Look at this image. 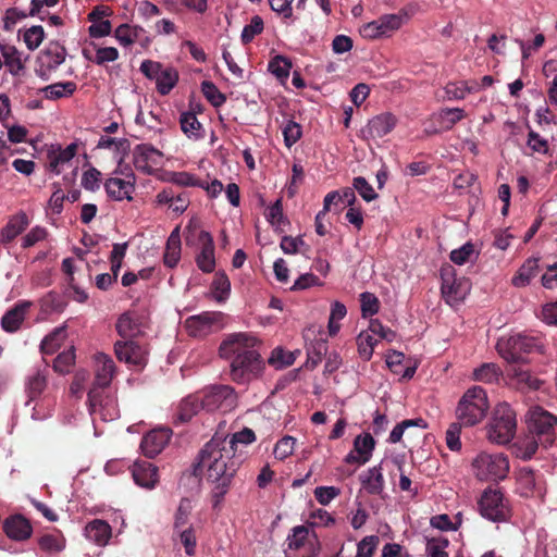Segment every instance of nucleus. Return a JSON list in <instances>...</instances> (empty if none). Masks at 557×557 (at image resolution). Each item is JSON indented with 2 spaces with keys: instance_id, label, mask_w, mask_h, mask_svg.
<instances>
[{
  "instance_id": "obj_28",
  "label": "nucleus",
  "mask_w": 557,
  "mask_h": 557,
  "mask_svg": "<svg viewBox=\"0 0 557 557\" xmlns=\"http://www.w3.org/2000/svg\"><path fill=\"white\" fill-rule=\"evenodd\" d=\"M111 534V527L104 520L95 519L85 527V536L99 546H104Z\"/></svg>"
},
{
  "instance_id": "obj_59",
  "label": "nucleus",
  "mask_w": 557,
  "mask_h": 557,
  "mask_svg": "<svg viewBox=\"0 0 557 557\" xmlns=\"http://www.w3.org/2000/svg\"><path fill=\"white\" fill-rule=\"evenodd\" d=\"M362 317H372L377 313L380 309V301L376 296L371 293H362L360 295Z\"/></svg>"
},
{
  "instance_id": "obj_9",
  "label": "nucleus",
  "mask_w": 557,
  "mask_h": 557,
  "mask_svg": "<svg viewBox=\"0 0 557 557\" xmlns=\"http://www.w3.org/2000/svg\"><path fill=\"white\" fill-rule=\"evenodd\" d=\"M441 292L447 304H458L466 298L470 290L469 281L465 277L457 278L453 265L444 264L441 268Z\"/></svg>"
},
{
  "instance_id": "obj_23",
  "label": "nucleus",
  "mask_w": 557,
  "mask_h": 557,
  "mask_svg": "<svg viewBox=\"0 0 557 557\" xmlns=\"http://www.w3.org/2000/svg\"><path fill=\"white\" fill-rule=\"evenodd\" d=\"M170 440V434L165 430H152L141 440L140 448L148 458H154L162 451Z\"/></svg>"
},
{
  "instance_id": "obj_3",
  "label": "nucleus",
  "mask_w": 557,
  "mask_h": 557,
  "mask_svg": "<svg viewBox=\"0 0 557 557\" xmlns=\"http://www.w3.org/2000/svg\"><path fill=\"white\" fill-rule=\"evenodd\" d=\"M541 348L542 345L537 337L524 333H517L497 342V352L510 364L507 374L516 380L519 388L535 391L541 387L542 381L520 367L529 361L528 355L539 351Z\"/></svg>"
},
{
  "instance_id": "obj_56",
  "label": "nucleus",
  "mask_w": 557,
  "mask_h": 557,
  "mask_svg": "<svg viewBox=\"0 0 557 557\" xmlns=\"http://www.w3.org/2000/svg\"><path fill=\"white\" fill-rule=\"evenodd\" d=\"M45 38V30L42 26L35 25L26 29L23 39L28 50H36Z\"/></svg>"
},
{
  "instance_id": "obj_19",
  "label": "nucleus",
  "mask_w": 557,
  "mask_h": 557,
  "mask_svg": "<svg viewBox=\"0 0 557 557\" xmlns=\"http://www.w3.org/2000/svg\"><path fill=\"white\" fill-rule=\"evenodd\" d=\"M375 441L371 434L358 435L354 440V449L345 457L346 463L364 465L372 456Z\"/></svg>"
},
{
  "instance_id": "obj_53",
  "label": "nucleus",
  "mask_w": 557,
  "mask_h": 557,
  "mask_svg": "<svg viewBox=\"0 0 557 557\" xmlns=\"http://www.w3.org/2000/svg\"><path fill=\"white\" fill-rule=\"evenodd\" d=\"M479 251L474 249V246H460L450 252V260L458 265H462L467 262H473L476 260Z\"/></svg>"
},
{
  "instance_id": "obj_18",
  "label": "nucleus",
  "mask_w": 557,
  "mask_h": 557,
  "mask_svg": "<svg viewBox=\"0 0 557 557\" xmlns=\"http://www.w3.org/2000/svg\"><path fill=\"white\" fill-rule=\"evenodd\" d=\"M33 307L30 300H20L12 308H10L1 318V327L7 333H14L18 331Z\"/></svg>"
},
{
  "instance_id": "obj_17",
  "label": "nucleus",
  "mask_w": 557,
  "mask_h": 557,
  "mask_svg": "<svg viewBox=\"0 0 557 557\" xmlns=\"http://www.w3.org/2000/svg\"><path fill=\"white\" fill-rule=\"evenodd\" d=\"M5 535L17 542L28 540L33 534V527L27 518L21 513L9 516L2 524Z\"/></svg>"
},
{
  "instance_id": "obj_42",
  "label": "nucleus",
  "mask_w": 557,
  "mask_h": 557,
  "mask_svg": "<svg viewBox=\"0 0 557 557\" xmlns=\"http://www.w3.org/2000/svg\"><path fill=\"white\" fill-rule=\"evenodd\" d=\"M76 88L77 87L74 82H62L46 86L40 91L45 94L47 99L55 100L62 97L72 96Z\"/></svg>"
},
{
  "instance_id": "obj_33",
  "label": "nucleus",
  "mask_w": 557,
  "mask_h": 557,
  "mask_svg": "<svg viewBox=\"0 0 557 557\" xmlns=\"http://www.w3.org/2000/svg\"><path fill=\"white\" fill-rule=\"evenodd\" d=\"M106 387L107 386H99L94 381V385L88 392L87 399L91 414L99 412L101 416H104V413H102V410L112 403V400L108 396H103V389Z\"/></svg>"
},
{
  "instance_id": "obj_30",
  "label": "nucleus",
  "mask_w": 557,
  "mask_h": 557,
  "mask_svg": "<svg viewBox=\"0 0 557 557\" xmlns=\"http://www.w3.org/2000/svg\"><path fill=\"white\" fill-rule=\"evenodd\" d=\"M201 409H203V405L200 396L198 395H189L182 399L177 407V412L175 416V421L181 423L188 422L196 416Z\"/></svg>"
},
{
  "instance_id": "obj_47",
  "label": "nucleus",
  "mask_w": 557,
  "mask_h": 557,
  "mask_svg": "<svg viewBox=\"0 0 557 557\" xmlns=\"http://www.w3.org/2000/svg\"><path fill=\"white\" fill-rule=\"evenodd\" d=\"M38 545L41 550L47 553H60L65 547L64 537L59 534H45L38 539Z\"/></svg>"
},
{
  "instance_id": "obj_1",
  "label": "nucleus",
  "mask_w": 557,
  "mask_h": 557,
  "mask_svg": "<svg viewBox=\"0 0 557 557\" xmlns=\"http://www.w3.org/2000/svg\"><path fill=\"white\" fill-rule=\"evenodd\" d=\"M232 449L223 436L214 435L199 450L194 466V474H203L212 486L210 496L213 509L220 508L242 465Z\"/></svg>"
},
{
  "instance_id": "obj_25",
  "label": "nucleus",
  "mask_w": 557,
  "mask_h": 557,
  "mask_svg": "<svg viewBox=\"0 0 557 557\" xmlns=\"http://www.w3.org/2000/svg\"><path fill=\"white\" fill-rule=\"evenodd\" d=\"M396 124L397 117L389 112H384L369 121L367 132L372 138H381L389 134Z\"/></svg>"
},
{
  "instance_id": "obj_10",
  "label": "nucleus",
  "mask_w": 557,
  "mask_h": 557,
  "mask_svg": "<svg viewBox=\"0 0 557 557\" xmlns=\"http://www.w3.org/2000/svg\"><path fill=\"white\" fill-rule=\"evenodd\" d=\"M114 352L119 361L137 369H143L148 361L147 347L134 338L115 342Z\"/></svg>"
},
{
  "instance_id": "obj_60",
  "label": "nucleus",
  "mask_w": 557,
  "mask_h": 557,
  "mask_svg": "<svg viewBox=\"0 0 557 557\" xmlns=\"http://www.w3.org/2000/svg\"><path fill=\"white\" fill-rule=\"evenodd\" d=\"M379 543L380 539L376 535L363 537L357 545L356 557H372Z\"/></svg>"
},
{
  "instance_id": "obj_2",
  "label": "nucleus",
  "mask_w": 557,
  "mask_h": 557,
  "mask_svg": "<svg viewBox=\"0 0 557 557\" xmlns=\"http://www.w3.org/2000/svg\"><path fill=\"white\" fill-rule=\"evenodd\" d=\"M258 339L248 333L230 335L220 345V356L231 360V377L236 383H247L258 377L264 362L255 348Z\"/></svg>"
},
{
  "instance_id": "obj_45",
  "label": "nucleus",
  "mask_w": 557,
  "mask_h": 557,
  "mask_svg": "<svg viewBox=\"0 0 557 557\" xmlns=\"http://www.w3.org/2000/svg\"><path fill=\"white\" fill-rule=\"evenodd\" d=\"M292 532L293 533L287 537L289 549L298 550L305 547L306 544L310 546V543H314V541L310 540L309 529L306 525L294 527Z\"/></svg>"
},
{
  "instance_id": "obj_12",
  "label": "nucleus",
  "mask_w": 557,
  "mask_h": 557,
  "mask_svg": "<svg viewBox=\"0 0 557 557\" xmlns=\"http://www.w3.org/2000/svg\"><path fill=\"white\" fill-rule=\"evenodd\" d=\"M264 216L273 227V231L280 236V244H304L299 236L293 237L287 234L290 223L283 213L282 198H278L273 205L265 209Z\"/></svg>"
},
{
  "instance_id": "obj_63",
  "label": "nucleus",
  "mask_w": 557,
  "mask_h": 557,
  "mask_svg": "<svg viewBox=\"0 0 557 557\" xmlns=\"http://www.w3.org/2000/svg\"><path fill=\"white\" fill-rule=\"evenodd\" d=\"M354 188L359 193V195L366 200V201H372L375 198H377V194L374 191L372 186L368 183V181L362 177L358 176L354 178Z\"/></svg>"
},
{
  "instance_id": "obj_49",
  "label": "nucleus",
  "mask_w": 557,
  "mask_h": 557,
  "mask_svg": "<svg viewBox=\"0 0 557 557\" xmlns=\"http://www.w3.org/2000/svg\"><path fill=\"white\" fill-rule=\"evenodd\" d=\"M197 267L205 273H211L215 268L214 246H202L196 256Z\"/></svg>"
},
{
  "instance_id": "obj_61",
  "label": "nucleus",
  "mask_w": 557,
  "mask_h": 557,
  "mask_svg": "<svg viewBox=\"0 0 557 557\" xmlns=\"http://www.w3.org/2000/svg\"><path fill=\"white\" fill-rule=\"evenodd\" d=\"M449 545V541L445 537L431 539L426 543V553L429 557H448L445 550Z\"/></svg>"
},
{
  "instance_id": "obj_24",
  "label": "nucleus",
  "mask_w": 557,
  "mask_h": 557,
  "mask_svg": "<svg viewBox=\"0 0 557 557\" xmlns=\"http://www.w3.org/2000/svg\"><path fill=\"white\" fill-rule=\"evenodd\" d=\"M132 475L137 485L148 490L153 488L159 481L158 468L147 461L136 462Z\"/></svg>"
},
{
  "instance_id": "obj_5",
  "label": "nucleus",
  "mask_w": 557,
  "mask_h": 557,
  "mask_svg": "<svg viewBox=\"0 0 557 557\" xmlns=\"http://www.w3.org/2000/svg\"><path fill=\"white\" fill-rule=\"evenodd\" d=\"M517 430V420L515 410L507 403L496 406L493 417L486 426L487 438L492 443L507 444L509 443Z\"/></svg>"
},
{
  "instance_id": "obj_55",
  "label": "nucleus",
  "mask_w": 557,
  "mask_h": 557,
  "mask_svg": "<svg viewBox=\"0 0 557 557\" xmlns=\"http://www.w3.org/2000/svg\"><path fill=\"white\" fill-rule=\"evenodd\" d=\"M227 445L232 446V450L236 456L237 445H248L256 441L255 432L249 428H244L242 431L234 433L230 438L224 437Z\"/></svg>"
},
{
  "instance_id": "obj_46",
  "label": "nucleus",
  "mask_w": 557,
  "mask_h": 557,
  "mask_svg": "<svg viewBox=\"0 0 557 557\" xmlns=\"http://www.w3.org/2000/svg\"><path fill=\"white\" fill-rule=\"evenodd\" d=\"M89 46L95 50L94 63L97 65L102 66L119 59V50L114 47H100L94 41Z\"/></svg>"
},
{
  "instance_id": "obj_38",
  "label": "nucleus",
  "mask_w": 557,
  "mask_h": 557,
  "mask_svg": "<svg viewBox=\"0 0 557 557\" xmlns=\"http://www.w3.org/2000/svg\"><path fill=\"white\" fill-rule=\"evenodd\" d=\"M0 50L9 72L14 76L18 75L20 72L24 69L20 51L14 46H7L1 44Z\"/></svg>"
},
{
  "instance_id": "obj_11",
  "label": "nucleus",
  "mask_w": 557,
  "mask_h": 557,
  "mask_svg": "<svg viewBox=\"0 0 557 557\" xmlns=\"http://www.w3.org/2000/svg\"><path fill=\"white\" fill-rule=\"evenodd\" d=\"M404 17L401 14H385L379 18L364 24L360 28V35L366 39H379L389 37L394 32L403 25Z\"/></svg>"
},
{
  "instance_id": "obj_7",
  "label": "nucleus",
  "mask_w": 557,
  "mask_h": 557,
  "mask_svg": "<svg viewBox=\"0 0 557 557\" xmlns=\"http://www.w3.org/2000/svg\"><path fill=\"white\" fill-rule=\"evenodd\" d=\"M474 474L479 480H504L509 472V460L504 454L481 453L472 461Z\"/></svg>"
},
{
  "instance_id": "obj_58",
  "label": "nucleus",
  "mask_w": 557,
  "mask_h": 557,
  "mask_svg": "<svg viewBox=\"0 0 557 557\" xmlns=\"http://www.w3.org/2000/svg\"><path fill=\"white\" fill-rule=\"evenodd\" d=\"M75 362V354L73 349L62 351L53 361V370L58 373L70 372L71 367Z\"/></svg>"
},
{
  "instance_id": "obj_29",
  "label": "nucleus",
  "mask_w": 557,
  "mask_h": 557,
  "mask_svg": "<svg viewBox=\"0 0 557 557\" xmlns=\"http://www.w3.org/2000/svg\"><path fill=\"white\" fill-rule=\"evenodd\" d=\"M66 302L57 292H49L39 299V319L45 320L52 313H60L64 310Z\"/></svg>"
},
{
  "instance_id": "obj_54",
  "label": "nucleus",
  "mask_w": 557,
  "mask_h": 557,
  "mask_svg": "<svg viewBox=\"0 0 557 557\" xmlns=\"http://www.w3.org/2000/svg\"><path fill=\"white\" fill-rule=\"evenodd\" d=\"M264 27V23L261 16L255 15L251 17L250 23L247 24L240 35L242 42L247 45L253 40V38L261 34Z\"/></svg>"
},
{
  "instance_id": "obj_13",
  "label": "nucleus",
  "mask_w": 557,
  "mask_h": 557,
  "mask_svg": "<svg viewBox=\"0 0 557 557\" xmlns=\"http://www.w3.org/2000/svg\"><path fill=\"white\" fill-rule=\"evenodd\" d=\"M222 313L206 311L185 320V329L193 337H205L220 329Z\"/></svg>"
},
{
  "instance_id": "obj_34",
  "label": "nucleus",
  "mask_w": 557,
  "mask_h": 557,
  "mask_svg": "<svg viewBox=\"0 0 557 557\" xmlns=\"http://www.w3.org/2000/svg\"><path fill=\"white\" fill-rule=\"evenodd\" d=\"M539 260L528 259L518 270L517 274L511 278V283L516 287H524L530 284L531 280L537 274Z\"/></svg>"
},
{
  "instance_id": "obj_62",
  "label": "nucleus",
  "mask_w": 557,
  "mask_h": 557,
  "mask_svg": "<svg viewBox=\"0 0 557 557\" xmlns=\"http://www.w3.org/2000/svg\"><path fill=\"white\" fill-rule=\"evenodd\" d=\"M301 126L289 120L286 125L283 127V136H284V143L287 148H290L293 145H295L301 137Z\"/></svg>"
},
{
  "instance_id": "obj_39",
  "label": "nucleus",
  "mask_w": 557,
  "mask_h": 557,
  "mask_svg": "<svg viewBox=\"0 0 557 557\" xmlns=\"http://www.w3.org/2000/svg\"><path fill=\"white\" fill-rule=\"evenodd\" d=\"M177 82L178 72L172 66H165L156 81L157 90L162 96L169 95Z\"/></svg>"
},
{
  "instance_id": "obj_27",
  "label": "nucleus",
  "mask_w": 557,
  "mask_h": 557,
  "mask_svg": "<svg viewBox=\"0 0 557 557\" xmlns=\"http://www.w3.org/2000/svg\"><path fill=\"white\" fill-rule=\"evenodd\" d=\"M115 373V364L111 357L106 354L96 356L95 382L99 386H109Z\"/></svg>"
},
{
  "instance_id": "obj_21",
  "label": "nucleus",
  "mask_w": 557,
  "mask_h": 557,
  "mask_svg": "<svg viewBox=\"0 0 557 557\" xmlns=\"http://www.w3.org/2000/svg\"><path fill=\"white\" fill-rule=\"evenodd\" d=\"M135 168L145 173H150L152 165H158L162 152L149 144L137 145L134 149Z\"/></svg>"
},
{
  "instance_id": "obj_51",
  "label": "nucleus",
  "mask_w": 557,
  "mask_h": 557,
  "mask_svg": "<svg viewBox=\"0 0 557 557\" xmlns=\"http://www.w3.org/2000/svg\"><path fill=\"white\" fill-rule=\"evenodd\" d=\"M201 91L205 98L215 108L221 107L226 101L225 95L211 81L201 83Z\"/></svg>"
},
{
  "instance_id": "obj_40",
  "label": "nucleus",
  "mask_w": 557,
  "mask_h": 557,
  "mask_svg": "<svg viewBox=\"0 0 557 557\" xmlns=\"http://www.w3.org/2000/svg\"><path fill=\"white\" fill-rule=\"evenodd\" d=\"M66 337L65 326L55 327L51 333L44 337L40 344V350L45 355H52L61 346Z\"/></svg>"
},
{
  "instance_id": "obj_26",
  "label": "nucleus",
  "mask_w": 557,
  "mask_h": 557,
  "mask_svg": "<svg viewBox=\"0 0 557 557\" xmlns=\"http://www.w3.org/2000/svg\"><path fill=\"white\" fill-rule=\"evenodd\" d=\"M359 480L362 488L370 495H380L384 490V478L381 465L362 472Z\"/></svg>"
},
{
  "instance_id": "obj_44",
  "label": "nucleus",
  "mask_w": 557,
  "mask_h": 557,
  "mask_svg": "<svg viewBox=\"0 0 557 557\" xmlns=\"http://www.w3.org/2000/svg\"><path fill=\"white\" fill-rule=\"evenodd\" d=\"M211 292L218 301H223L228 297L231 293V282L225 272L219 271L214 274L211 283Z\"/></svg>"
},
{
  "instance_id": "obj_32",
  "label": "nucleus",
  "mask_w": 557,
  "mask_h": 557,
  "mask_svg": "<svg viewBox=\"0 0 557 557\" xmlns=\"http://www.w3.org/2000/svg\"><path fill=\"white\" fill-rule=\"evenodd\" d=\"M502 375L503 371L496 363L486 362L474 369L472 377L481 383L493 384L497 383Z\"/></svg>"
},
{
  "instance_id": "obj_22",
  "label": "nucleus",
  "mask_w": 557,
  "mask_h": 557,
  "mask_svg": "<svg viewBox=\"0 0 557 557\" xmlns=\"http://www.w3.org/2000/svg\"><path fill=\"white\" fill-rule=\"evenodd\" d=\"M516 492L524 498L542 495V487L533 470L521 468L517 473Z\"/></svg>"
},
{
  "instance_id": "obj_50",
  "label": "nucleus",
  "mask_w": 557,
  "mask_h": 557,
  "mask_svg": "<svg viewBox=\"0 0 557 557\" xmlns=\"http://www.w3.org/2000/svg\"><path fill=\"white\" fill-rule=\"evenodd\" d=\"M377 341L369 331L361 332L357 337L358 352L364 360H370Z\"/></svg>"
},
{
  "instance_id": "obj_31",
  "label": "nucleus",
  "mask_w": 557,
  "mask_h": 557,
  "mask_svg": "<svg viewBox=\"0 0 557 557\" xmlns=\"http://www.w3.org/2000/svg\"><path fill=\"white\" fill-rule=\"evenodd\" d=\"M29 224L28 216L25 212L21 211L13 215L7 225L2 228V240L10 243L15 239Z\"/></svg>"
},
{
  "instance_id": "obj_36",
  "label": "nucleus",
  "mask_w": 557,
  "mask_h": 557,
  "mask_svg": "<svg viewBox=\"0 0 557 557\" xmlns=\"http://www.w3.org/2000/svg\"><path fill=\"white\" fill-rule=\"evenodd\" d=\"M181 128L189 138L195 140L203 138L202 125L194 112H183L180 117Z\"/></svg>"
},
{
  "instance_id": "obj_14",
  "label": "nucleus",
  "mask_w": 557,
  "mask_h": 557,
  "mask_svg": "<svg viewBox=\"0 0 557 557\" xmlns=\"http://www.w3.org/2000/svg\"><path fill=\"white\" fill-rule=\"evenodd\" d=\"M200 398L203 405V409L207 411H213L216 409L226 411L236 403L234 388L228 385L212 386Z\"/></svg>"
},
{
  "instance_id": "obj_4",
  "label": "nucleus",
  "mask_w": 557,
  "mask_h": 557,
  "mask_svg": "<svg viewBox=\"0 0 557 557\" xmlns=\"http://www.w3.org/2000/svg\"><path fill=\"white\" fill-rule=\"evenodd\" d=\"M488 408L485 389L481 386H472L458 401L456 417L465 426H473L484 419Z\"/></svg>"
},
{
  "instance_id": "obj_57",
  "label": "nucleus",
  "mask_w": 557,
  "mask_h": 557,
  "mask_svg": "<svg viewBox=\"0 0 557 557\" xmlns=\"http://www.w3.org/2000/svg\"><path fill=\"white\" fill-rule=\"evenodd\" d=\"M462 426L465 425L460 421L453 422L446 431V445L453 451H459L461 449L460 433Z\"/></svg>"
},
{
  "instance_id": "obj_20",
  "label": "nucleus",
  "mask_w": 557,
  "mask_h": 557,
  "mask_svg": "<svg viewBox=\"0 0 557 557\" xmlns=\"http://www.w3.org/2000/svg\"><path fill=\"white\" fill-rule=\"evenodd\" d=\"M49 369L45 364L42 368L34 369L25 379V393L28 397V401L38 399L48 385Z\"/></svg>"
},
{
  "instance_id": "obj_35",
  "label": "nucleus",
  "mask_w": 557,
  "mask_h": 557,
  "mask_svg": "<svg viewBox=\"0 0 557 557\" xmlns=\"http://www.w3.org/2000/svg\"><path fill=\"white\" fill-rule=\"evenodd\" d=\"M292 66V61L287 57L277 54L269 61L268 71L284 83L289 77Z\"/></svg>"
},
{
  "instance_id": "obj_15",
  "label": "nucleus",
  "mask_w": 557,
  "mask_h": 557,
  "mask_svg": "<svg viewBox=\"0 0 557 557\" xmlns=\"http://www.w3.org/2000/svg\"><path fill=\"white\" fill-rule=\"evenodd\" d=\"M114 37L124 47L138 44L141 48L147 49L151 44L148 33L143 27L126 23L115 28Z\"/></svg>"
},
{
  "instance_id": "obj_52",
  "label": "nucleus",
  "mask_w": 557,
  "mask_h": 557,
  "mask_svg": "<svg viewBox=\"0 0 557 557\" xmlns=\"http://www.w3.org/2000/svg\"><path fill=\"white\" fill-rule=\"evenodd\" d=\"M268 362L275 369H283L292 366L295 362V356L293 352L285 351L283 348L277 347L272 350Z\"/></svg>"
},
{
  "instance_id": "obj_16",
  "label": "nucleus",
  "mask_w": 557,
  "mask_h": 557,
  "mask_svg": "<svg viewBox=\"0 0 557 557\" xmlns=\"http://www.w3.org/2000/svg\"><path fill=\"white\" fill-rule=\"evenodd\" d=\"M135 174L132 170L126 174V178L110 177L104 183L108 196L113 200H132V194L135 191Z\"/></svg>"
},
{
  "instance_id": "obj_48",
  "label": "nucleus",
  "mask_w": 557,
  "mask_h": 557,
  "mask_svg": "<svg viewBox=\"0 0 557 557\" xmlns=\"http://www.w3.org/2000/svg\"><path fill=\"white\" fill-rule=\"evenodd\" d=\"M410 426H419L421 429H426L428 423L422 418L404 420L394 426V429L392 430V432L389 434L388 441L393 444L400 442L405 430Z\"/></svg>"
},
{
  "instance_id": "obj_64",
  "label": "nucleus",
  "mask_w": 557,
  "mask_h": 557,
  "mask_svg": "<svg viewBox=\"0 0 557 557\" xmlns=\"http://www.w3.org/2000/svg\"><path fill=\"white\" fill-rule=\"evenodd\" d=\"M296 440L292 436H285L280 440L274 448L275 458L283 460L290 456L294 451V445Z\"/></svg>"
},
{
  "instance_id": "obj_43",
  "label": "nucleus",
  "mask_w": 557,
  "mask_h": 557,
  "mask_svg": "<svg viewBox=\"0 0 557 557\" xmlns=\"http://www.w3.org/2000/svg\"><path fill=\"white\" fill-rule=\"evenodd\" d=\"M47 59L46 66L48 70H55L65 60V48L57 42H51L42 52Z\"/></svg>"
},
{
  "instance_id": "obj_8",
  "label": "nucleus",
  "mask_w": 557,
  "mask_h": 557,
  "mask_svg": "<svg viewBox=\"0 0 557 557\" xmlns=\"http://www.w3.org/2000/svg\"><path fill=\"white\" fill-rule=\"evenodd\" d=\"M482 517L493 521H506L510 517V507L503 492L496 488H486L478 503Z\"/></svg>"
},
{
  "instance_id": "obj_6",
  "label": "nucleus",
  "mask_w": 557,
  "mask_h": 557,
  "mask_svg": "<svg viewBox=\"0 0 557 557\" xmlns=\"http://www.w3.org/2000/svg\"><path fill=\"white\" fill-rule=\"evenodd\" d=\"M528 431L539 437L541 446H552L556 440L555 425L557 417L540 406L529 409L525 416Z\"/></svg>"
},
{
  "instance_id": "obj_41",
  "label": "nucleus",
  "mask_w": 557,
  "mask_h": 557,
  "mask_svg": "<svg viewBox=\"0 0 557 557\" xmlns=\"http://www.w3.org/2000/svg\"><path fill=\"white\" fill-rule=\"evenodd\" d=\"M466 117L463 109L460 108H445L438 112L436 120L442 129L449 131L458 122Z\"/></svg>"
},
{
  "instance_id": "obj_37",
  "label": "nucleus",
  "mask_w": 557,
  "mask_h": 557,
  "mask_svg": "<svg viewBox=\"0 0 557 557\" xmlns=\"http://www.w3.org/2000/svg\"><path fill=\"white\" fill-rule=\"evenodd\" d=\"M115 329L123 339H131L139 332V324L131 312H125L117 319Z\"/></svg>"
}]
</instances>
